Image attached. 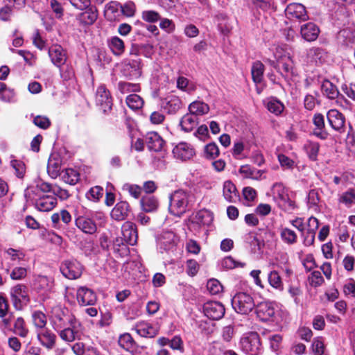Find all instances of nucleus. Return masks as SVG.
<instances>
[{"label":"nucleus","instance_id":"ea45409f","mask_svg":"<svg viewBox=\"0 0 355 355\" xmlns=\"http://www.w3.org/2000/svg\"><path fill=\"white\" fill-rule=\"evenodd\" d=\"M264 71V65L260 61L255 62L252 67V76L253 81L256 83H260L263 79Z\"/></svg>","mask_w":355,"mask_h":355},{"label":"nucleus","instance_id":"c9c22d12","mask_svg":"<svg viewBox=\"0 0 355 355\" xmlns=\"http://www.w3.org/2000/svg\"><path fill=\"white\" fill-rule=\"evenodd\" d=\"M142 209L146 212H152L158 208L159 202L154 196H144L141 199Z\"/></svg>","mask_w":355,"mask_h":355},{"label":"nucleus","instance_id":"9d476101","mask_svg":"<svg viewBox=\"0 0 355 355\" xmlns=\"http://www.w3.org/2000/svg\"><path fill=\"white\" fill-rule=\"evenodd\" d=\"M178 242V236L171 231L164 232L158 239L159 248L166 252L173 251Z\"/></svg>","mask_w":355,"mask_h":355},{"label":"nucleus","instance_id":"f704fd0d","mask_svg":"<svg viewBox=\"0 0 355 355\" xmlns=\"http://www.w3.org/2000/svg\"><path fill=\"white\" fill-rule=\"evenodd\" d=\"M323 94L330 99H335L338 97L339 92L336 85L328 80H324L321 85Z\"/></svg>","mask_w":355,"mask_h":355},{"label":"nucleus","instance_id":"4d7b16f0","mask_svg":"<svg viewBox=\"0 0 355 355\" xmlns=\"http://www.w3.org/2000/svg\"><path fill=\"white\" fill-rule=\"evenodd\" d=\"M267 108L270 112L279 115L283 112L284 105L277 99L272 98L268 102Z\"/></svg>","mask_w":355,"mask_h":355},{"label":"nucleus","instance_id":"423d86ee","mask_svg":"<svg viewBox=\"0 0 355 355\" xmlns=\"http://www.w3.org/2000/svg\"><path fill=\"white\" fill-rule=\"evenodd\" d=\"M242 350L249 355H258L261 351L259 336L256 332L244 335L240 341Z\"/></svg>","mask_w":355,"mask_h":355},{"label":"nucleus","instance_id":"c03bdc74","mask_svg":"<svg viewBox=\"0 0 355 355\" xmlns=\"http://www.w3.org/2000/svg\"><path fill=\"white\" fill-rule=\"evenodd\" d=\"M62 178L66 183L74 185L78 182L80 175L76 171L67 168L63 172Z\"/></svg>","mask_w":355,"mask_h":355},{"label":"nucleus","instance_id":"338daca9","mask_svg":"<svg viewBox=\"0 0 355 355\" xmlns=\"http://www.w3.org/2000/svg\"><path fill=\"white\" fill-rule=\"evenodd\" d=\"M339 202L346 205H350L355 203V191L353 189H350L343 193L339 198Z\"/></svg>","mask_w":355,"mask_h":355},{"label":"nucleus","instance_id":"5701e85b","mask_svg":"<svg viewBox=\"0 0 355 355\" xmlns=\"http://www.w3.org/2000/svg\"><path fill=\"white\" fill-rule=\"evenodd\" d=\"M35 207L40 211H49L57 205V199L51 195H42L35 200Z\"/></svg>","mask_w":355,"mask_h":355},{"label":"nucleus","instance_id":"864d4df0","mask_svg":"<svg viewBox=\"0 0 355 355\" xmlns=\"http://www.w3.org/2000/svg\"><path fill=\"white\" fill-rule=\"evenodd\" d=\"M110 47L115 55H121L124 51L123 41L118 37H113L110 42Z\"/></svg>","mask_w":355,"mask_h":355},{"label":"nucleus","instance_id":"8fccbe9b","mask_svg":"<svg viewBox=\"0 0 355 355\" xmlns=\"http://www.w3.org/2000/svg\"><path fill=\"white\" fill-rule=\"evenodd\" d=\"M32 320L35 327L44 328L47 322L46 315L41 311H35L32 313Z\"/></svg>","mask_w":355,"mask_h":355},{"label":"nucleus","instance_id":"58836bf2","mask_svg":"<svg viewBox=\"0 0 355 355\" xmlns=\"http://www.w3.org/2000/svg\"><path fill=\"white\" fill-rule=\"evenodd\" d=\"M13 332L20 337L25 338L28 334L26 322L21 317L17 318L14 323Z\"/></svg>","mask_w":355,"mask_h":355},{"label":"nucleus","instance_id":"4c0bfd02","mask_svg":"<svg viewBox=\"0 0 355 355\" xmlns=\"http://www.w3.org/2000/svg\"><path fill=\"white\" fill-rule=\"evenodd\" d=\"M97 17V9L94 7H91L81 14L80 20L85 24L91 25L95 22Z\"/></svg>","mask_w":355,"mask_h":355},{"label":"nucleus","instance_id":"a19ab883","mask_svg":"<svg viewBox=\"0 0 355 355\" xmlns=\"http://www.w3.org/2000/svg\"><path fill=\"white\" fill-rule=\"evenodd\" d=\"M270 285L278 291L284 290V284L282 278L276 270L271 271L268 276Z\"/></svg>","mask_w":355,"mask_h":355},{"label":"nucleus","instance_id":"c85d7f7f","mask_svg":"<svg viewBox=\"0 0 355 355\" xmlns=\"http://www.w3.org/2000/svg\"><path fill=\"white\" fill-rule=\"evenodd\" d=\"M198 124V118L190 112L184 114L180 122L182 130L184 132L192 131Z\"/></svg>","mask_w":355,"mask_h":355},{"label":"nucleus","instance_id":"37998d69","mask_svg":"<svg viewBox=\"0 0 355 355\" xmlns=\"http://www.w3.org/2000/svg\"><path fill=\"white\" fill-rule=\"evenodd\" d=\"M304 148L310 159L315 161L320 149V145L317 142L307 141Z\"/></svg>","mask_w":355,"mask_h":355},{"label":"nucleus","instance_id":"2f4dec72","mask_svg":"<svg viewBox=\"0 0 355 355\" xmlns=\"http://www.w3.org/2000/svg\"><path fill=\"white\" fill-rule=\"evenodd\" d=\"M223 196L230 202H235L238 195L235 185L230 181H225L223 184Z\"/></svg>","mask_w":355,"mask_h":355},{"label":"nucleus","instance_id":"a211bd4d","mask_svg":"<svg viewBox=\"0 0 355 355\" xmlns=\"http://www.w3.org/2000/svg\"><path fill=\"white\" fill-rule=\"evenodd\" d=\"M256 314L260 320L266 322L273 319L275 315V309L271 303L263 302L257 306Z\"/></svg>","mask_w":355,"mask_h":355},{"label":"nucleus","instance_id":"f257e3e1","mask_svg":"<svg viewBox=\"0 0 355 355\" xmlns=\"http://www.w3.org/2000/svg\"><path fill=\"white\" fill-rule=\"evenodd\" d=\"M193 195L179 189L170 196L169 211L174 216H180L189 209L193 205Z\"/></svg>","mask_w":355,"mask_h":355},{"label":"nucleus","instance_id":"b1692460","mask_svg":"<svg viewBox=\"0 0 355 355\" xmlns=\"http://www.w3.org/2000/svg\"><path fill=\"white\" fill-rule=\"evenodd\" d=\"M300 33L305 40L313 42L318 38L320 29L316 24L309 22L301 26Z\"/></svg>","mask_w":355,"mask_h":355},{"label":"nucleus","instance_id":"f03ea898","mask_svg":"<svg viewBox=\"0 0 355 355\" xmlns=\"http://www.w3.org/2000/svg\"><path fill=\"white\" fill-rule=\"evenodd\" d=\"M50 320L53 329L58 331L72 324L77 320L68 309L56 306L52 308Z\"/></svg>","mask_w":355,"mask_h":355},{"label":"nucleus","instance_id":"1a4fd4ad","mask_svg":"<svg viewBox=\"0 0 355 355\" xmlns=\"http://www.w3.org/2000/svg\"><path fill=\"white\" fill-rule=\"evenodd\" d=\"M288 55L290 54L286 53L282 46H275L265 52L263 60L271 67L277 68V62L285 58Z\"/></svg>","mask_w":355,"mask_h":355},{"label":"nucleus","instance_id":"052dcab7","mask_svg":"<svg viewBox=\"0 0 355 355\" xmlns=\"http://www.w3.org/2000/svg\"><path fill=\"white\" fill-rule=\"evenodd\" d=\"M339 35L344 39L347 44H355V28L343 29L340 31Z\"/></svg>","mask_w":355,"mask_h":355},{"label":"nucleus","instance_id":"09e8293b","mask_svg":"<svg viewBox=\"0 0 355 355\" xmlns=\"http://www.w3.org/2000/svg\"><path fill=\"white\" fill-rule=\"evenodd\" d=\"M121 10V4L116 1H111L106 6L105 15L110 20H114L119 15Z\"/></svg>","mask_w":355,"mask_h":355},{"label":"nucleus","instance_id":"7c9ffc66","mask_svg":"<svg viewBox=\"0 0 355 355\" xmlns=\"http://www.w3.org/2000/svg\"><path fill=\"white\" fill-rule=\"evenodd\" d=\"M37 338L41 344L48 349H51L55 345L56 336L49 330L46 329L38 334Z\"/></svg>","mask_w":355,"mask_h":355},{"label":"nucleus","instance_id":"0e129e2a","mask_svg":"<svg viewBox=\"0 0 355 355\" xmlns=\"http://www.w3.org/2000/svg\"><path fill=\"white\" fill-rule=\"evenodd\" d=\"M26 275L27 269L21 266L15 267L10 274V278L13 280L23 279L26 277Z\"/></svg>","mask_w":355,"mask_h":355},{"label":"nucleus","instance_id":"ddd939ff","mask_svg":"<svg viewBox=\"0 0 355 355\" xmlns=\"http://www.w3.org/2000/svg\"><path fill=\"white\" fill-rule=\"evenodd\" d=\"M285 13L286 17L291 19L305 21L309 18L305 7L301 3H290L287 6Z\"/></svg>","mask_w":355,"mask_h":355},{"label":"nucleus","instance_id":"680f3d73","mask_svg":"<svg viewBox=\"0 0 355 355\" xmlns=\"http://www.w3.org/2000/svg\"><path fill=\"white\" fill-rule=\"evenodd\" d=\"M205 156L207 159H214L219 155V149L215 143H210L205 147Z\"/></svg>","mask_w":355,"mask_h":355},{"label":"nucleus","instance_id":"bf43d9fd","mask_svg":"<svg viewBox=\"0 0 355 355\" xmlns=\"http://www.w3.org/2000/svg\"><path fill=\"white\" fill-rule=\"evenodd\" d=\"M221 266L223 268L229 270L236 267L243 268L245 266V263L236 261L232 257H226L222 260Z\"/></svg>","mask_w":355,"mask_h":355},{"label":"nucleus","instance_id":"f8f14e48","mask_svg":"<svg viewBox=\"0 0 355 355\" xmlns=\"http://www.w3.org/2000/svg\"><path fill=\"white\" fill-rule=\"evenodd\" d=\"M96 102L103 112L111 110L112 103L109 91L104 85H100L96 94Z\"/></svg>","mask_w":355,"mask_h":355},{"label":"nucleus","instance_id":"de8ad7c7","mask_svg":"<svg viewBox=\"0 0 355 355\" xmlns=\"http://www.w3.org/2000/svg\"><path fill=\"white\" fill-rule=\"evenodd\" d=\"M118 343L121 347L127 351L132 349L135 345V341L128 333L121 335L119 338Z\"/></svg>","mask_w":355,"mask_h":355},{"label":"nucleus","instance_id":"393cba45","mask_svg":"<svg viewBox=\"0 0 355 355\" xmlns=\"http://www.w3.org/2000/svg\"><path fill=\"white\" fill-rule=\"evenodd\" d=\"M76 227L85 234H92L96 231L95 223L89 218L80 216L75 220Z\"/></svg>","mask_w":355,"mask_h":355},{"label":"nucleus","instance_id":"6e6d98bb","mask_svg":"<svg viewBox=\"0 0 355 355\" xmlns=\"http://www.w3.org/2000/svg\"><path fill=\"white\" fill-rule=\"evenodd\" d=\"M35 286L39 291H48L51 287V282L47 277L39 275L35 280Z\"/></svg>","mask_w":355,"mask_h":355},{"label":"nucleus","instance_id":"72a5a7b5","mask_svg":"<svg viewBox=\"0 0 355 355\" xmlns=\"http://www.w3.org/2000/svg\"><path fill=\"white\" fill-rule=\"evenodd\" d=\"M319 227L318 220L315 217H310L308 220V232H307V237L305 239V242H306V245H311L313 243L315 231L318 230Z\"/></svg>","mask_w":355,"mask_h":355},{"label":"nucleus","instance_id":"f3484780","mask_svg":"<svg viewBox=\"0 0 355 355\" xmlns=\"http://www.w3.org/2000/svg\"><path fill=\"white\" fill-rule=\"evenodd\" d=\"M49 55L52 63L58 67L64 65L67 58L65 50L59 44L52 45L49 48Z\"/></svg>","mask_w":355,"mask_h":355},{"label":"nucleus","instance_id":"412c9836","mask_svg":"<svg viewBox=\"0 0 355 355\" xmlns=\"http://www.w3.org/2000/svg\"><path fill=\"white\" fill-rule=\"evenodd\" d=\"M77 300L81 305H94L96 302V295L92 289L83 286L77 291Z\"/></svg>","mask_w":355,"mask_h":355},{"label":"nucleus","instance_id":"dca6fc26","mask_svg":"<svg viewBox=\"0 0 355 355\" xmlns=\"http://www.w3.org/2000/svg\"><path fill=\"white\" fill-rule=\"evenodd\" d=\"M131 214L129 204L125 201H120L116 204L110 213L111 218L116 221L127 219Z\"/></svg>","mask_w":355,"mask_h":355},{"label":"nucleus","instance_id":"a18cd8bd","mask_svg":"<svg viewBox=\"0 0 355 355\" xmlns=\"http://www.w3.org/2000/svg\"><path fill=\"white\" fill-rule=\"evenodd\" d=\"M281 239L287 244L292 245L297 242V234L295 232L289 228H282L280 232Z\"/></svg>","mask_w":355,"mask_h":355},{"label":"nucleus","instance_id":"6ab92c4d","mask_svg":"<svg viewBox=\"0 0 355 355\" xmlns=\"http://www.w3.org/2000/svg\"><path fill=\"white\" fill-rule=\"evenodd\" d=\"M174 157L182 161L191 159L195 155L194 148L185 142L179 143L173 150Z\"/></svg>","mask_w":355,"mask_h":355},{"label":"nucleus","instance_id":"7ed1b4c3","mask_svg":"<svg viewBox=\"0 0 355 355\" xmlns=\"http://www.w3.org/2000/svg\"><path fill=\"white\" fill-rule=\"evenodd\" d=\"M10 296L16 310H22L30 302L28 288L26 285L18 284L10 288Z\"/></svg>","mask_w":355,"mask_h":355},{"label":"nucleus","instance_id":"49530a36","mask_svg":"<svg viewBox=\"0 0 355 355\" xmlns=\"http://www.w3.org/2000/svg\"><path fill=\"white\" fill-rule=\"evenodd\" d=\"M239 172L245 178L257 179L262 175V172L261 171L252 168L248 165L241 166L239 170Z\"/></svg>","mask_w":355,"mask_h":355},{"label":"nucleus","instance_id":"39448f33","mask_svg":"<svg viewBox=\"0 0 355 355\" xmlns=\"http://www.w3.org/2000/svg\"><path fill=\"white\" fill-rule=\"evenodd\" d=\"M274 199L279 207L287 212H292L296 207L295 203L292 200L287 191L282 184L276 183L273 186Z\"/></svg>","mask_w":355,"mask_h":355},{"label":"nucleus","instance_id":"4be33fe9","mask_svg":"<svg viewBox=\"0 0 355 355\" xmlns=\"http://www.w3.org/2000/svg\"><path fill=\"white\" fill-rule=\"evenodd\" d=\"M123 74L130 79H136L141 75V64L140 60H132L125 64L123 68Z\"/></svg>","mask_w":355,"mask_h":355},{"label":"nucleus","instance_id":"20e7f679","mask_svg":"<svg viewBox=\"0 0 355 355\" xmlns=\"http://www.w3.org/2000/svg\"><path fill=\"white\" fill-rule=\"evenodd\" d=\"M232 305L236 312L240 314H248L255 307L252 295L247 292H239L232 300Z\"/></svg>","mask_w":355,"mask_h":355},{"label":"nucleus","instance_id":"69168bd1","mask_svg":"<svg viewBox=\"0 0 355 355\" xmlns=\"http://www.w3.org/2000/svg\"><path fill=\"white\" fill-rule=\"evenodd\" d=\"M207 288L212 295H216L223 290V286L220 282L216 279H209L207 283Z\"/></svg>","mask_w":355,"mask_h":355},{"label":"nucleus","instance_id":"4468645a","mask_svg":"<svg viewBox=\"0 0 355 355\" xmlns=\"http://www.w3.org/2000/svg\"><path fill=\"white\" fill-rule=\"evenodd\" d=\"M327 116L329 125L334 130L340 133L345 132V118L341 112L337 110H330Z\"/></svg>","mask_w":355,"mask_h":355},{"label":"nucleus","instance_id":"79ce46f5","mask_svg":"<svg viewBox=\"0 0 355 355\" xmlns=\"http://www.w3.org/2000/svg\"><path fill=\"white\" fill-rule=\"evenodd\" d=\"M4 254L6 255L7 259L13 262H19L25 257V253L23 250L12 248L6 249L4 250Z\"/></svg>","mask_w":355,"mask_h":355},{"label":"nucleus","instance_id":"9b49d317","mask_svg":"<svg viewBox=\"0 0 355 355\" xmlns=\"http://www.w3.org/2000/svg\"><path fill=\"white\" fill-rule=\"evenodd\" d=\"M205 315L214 320L222 318L225 314V308L223 305L218 302H207L203 306Z\"/></svg>","mask_w":355,"mask_h":355},{"label":"nucleus","instance_id":"a878e982","mask_svg":"<svg viewBox=\"0 0 355 355\" xmlns=\"http://www.w3.org/2000/svg\"><path fill=\"white\" fill-rule=\"evenodd\" d=\"M182 105L181 99L175 95L166 97L162 102V107L168 114L176 113Z\"/></svg>","mask_w":355,"mask_h":355},{"label":"nucleus","instance_id":"e433bc0d","mask_svg":"<svg viewBox=\"0 0 355 355\" xmlns=\"http://www.w3.org/2000/svg\"><path fill=\"white\" fill-rule=\"evenodd\" d=\"M325 57V53L323 49L319 47H313L308 50L307 58L311 62L315 64L321 63Z\"/></svg>","mask_w":355,"mask_h":355},{"label":"nucleus","instance_id":"473e14b6","mask_svg":"<svg viewBox=\"0 0 355 355\" xmlns=\"http://www.w3.org/2000/svg\"><path fill=\"white\" fill-rule=\"evenodd\" d=\"M189 111L191 114L198 117L208 113L209 107L202 101H194L189 105Z\"/></svg>","mask_w":355,"mask_h":355},{"label":"nucleus","instance_id":"2eb2a0df","mask_svg":"<svg viewBox=\"0 0 355 355\" xmlns=\"http://www.w3.org/2000/svg\"><path fill=\"white\" fill-rule=\"evenodd\" d=\"M122 235L124 241L130 245L137 243L138 239V233L137 226L130 221H126L122 225Z\"/></svg>","mask_w":355,"mask_h":355},{"label":"nucleus","instance_id":"13d9d810","mask_svg":"<svg viewBox=\"0 0 355 355\" xmlns=\"http://www.w3.org/2000/svg\"><path fill=\"white\" fill-rule=\"evenodd\" d=\"M278 62L282 63V69L286 76L293 74L294 63L290 55Z\"/></svg>","mask_w":355,"mask_h":355},{"label":"nucleus","instance_id":"cd10ccee","mask_svg":"<svg viewBox=\"0 0 355 355\" xmlns=\"http://www.w3.org/2000/svg\"><path fill=\"white\" fill-rule=\"evenodd\" d=\"M313 124L315 126L314 135L321 139H326L328 137L327 132L324 130V117L322 114H314L313 118Z\"/></svg>","mask_w":355,"mask_h":355},{"label":"nucleus","instance_id":"3c124183","mask_svg":"<svg viewBox=\"0 0 355 355\" xmlns=\"http://www.w3.org/2000/svg\"><path fill=\"white\" fill-rule=\"evenodd\" d=\"M126 104L132 110H138L142 107L144 101L139 95L133 94L127 96Z\"/></svg>","mask_w":355,"mask_h":355},{"label":"nucleus","instance_id":"603ef678","mask_svg":"<svg viewBox=\"0 0 355 355\" xmlns=\"http://www.w3.org/2000/svg\"><path fill=\"white\" fill-rule=\"evenodd\" d=\"M141 189V187L130 183H125L122 187L123 191L126 192L135 199H138L140 197Z\"/></svg>","mask_w":355,"mask_h":355},{"label":"nucleus","instance_id":"bb28decb","mask_svg":"<svg viewBox=\"0 0 355 355\" xmlns=\"http://www.w3.org/2000/svg\"><path fill=\"white\" fill-rule=\"evenodd\" d=\"M146 142L149 150L155 152L160 151L164 144L162 138L155 132H151L147 134Z\"/></svg>","mask_w":355,"mask_h":355},{"label":"nucleus","instance_id":"5fc2aeb1","mask_svg":"<svg viewBox=\"0 0 355 355\" xmlns=\"http://www.w3.org/2000/svg\"><path fill=\"white\" fill-rule=\"evenodd\" d=\"M118 89L122 94L128 92H137L140 90L139 84L120 81L118 83Z\"/></svg>","mask_w":355,"mask_h":355},{"label":"nucleus","instance_id":"aec40b11","mask_svg":"<svg viewBox=\"0 0 355 355\" xmlns=\"http://www.w3.org/2000/svg\"><path fill=\"white\" fill-rule=\"evenodd\" d=\"M214 219L213 214L207 209L198 211L193 217L191 225L200 229L204 226H209L211 224Z\"/></svg>","mask_w":355,"mask_h":355},{"label":"nucleus","instance_id":"774afa93","mask_svg":"<svg viewBox=\"0 0 355 355\" xmlns=\"http://www.w3.org/2000/svg\"><path fill=\"white\" fill-rule=\"evenodd\" d=\"M343 293L346 296L355 297V281L353 279H347L343 285Z\"/></svg>","mask_w":355,"mask_h":355},{"label":"nucleus","instance_id":"e2e57ef3","mask_svg":"<svg viewBox=\"0 0 355 355\" xmlns=\"http://www.w3.org/2000/svg\"><path fill=\"white\" fill-rule=\"evenodd\" d=\"M177 87L180 89L190 93L195 89L194 86L189 83V80L183 76H180L177 80Z\"/></svg>","mask_w":355,"mask_h":355},{"label":"nucleus","instance_id":"6e6552de","mask_svg":"<svg viewBox=\"0 0 355 355\" xmlns=\"http://www.w3.org/2000/svg\"><path fill=\"white\" fill-rule=\"evenodd\" d=\"M80 324L76 320L72 324L66 327L58 330L60 338L66 342H73L76 340H80L82 333L80 330Z\"/></svg>","mask_w":355,"mask_h":355},{"label":"nucleus","instance_id":"0eeeda50","mask_svg":"<svg viewBox=\"0 0 355 355\" xmlns=\"http://www.w3.org/2000/svg\"><path fill=\"white\" fill-rule=\"evenodd\" d=\"M60 270L62 275L67 278L75 279L80 277L83 267L80 263L77 260L69 259L62 263Z\"/></svg>","mask_w":355,"mask_h":355},{"label":"nucleus","instance_id":"c756f323","mask_svg":"<svg viewBox=\"0 0 355 355\" xmlns=\"http://www.w3.org/2000/svg\"><path fill=\"white\" fill-rule=\"evenodd\" d=\"M135 328L137 334L143 337L153 338L155 336L158 332L156 327L145 322H139Z\"/></svg>","mask_w":355,"mask_h":355}]
</instances>
